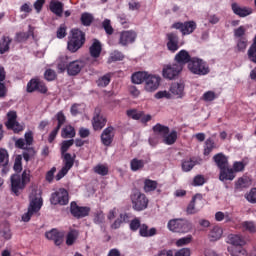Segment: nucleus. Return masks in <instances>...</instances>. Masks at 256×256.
<instances>
[{"label":"nucleus","instance_id":"39","mask_svg":"<svg viewBox=\"0 0 256 256\" xmlns=\"http://www.w3.org/2000/svg\"><path fill=\"white\" fill-rule=\"evenodd\" d=\"M165 145H173L177 141V131L173 130L172 132L166 134L163 139Z\"/></svg>","mask_w":256,"mask_h":256},{"label":"nucleus","instance_id":"23","mask_svg":"<svg viewBox=\"0 0 256 256\" xmlns=\"http://www.w3.org/2000/svg\"><path fill=\"white\" fill-rule=\"evenodd\" d=\"M232 11L235 15H238V17H248V15L253 13V9L250 7L241 6L237 3L232 4Z\"/></svg>","mask_w":256,"mask_h":256},{"label":"nucleus","instance_id":"58","mask_svg":"<svg viewBox=\"0 0 256 256\" xmlns=\"http://www.w3.org/2000/svg\"><path fill=\"white\" fill-rule=\"evenodd\" d=\"M192 185L194 187H201L202 185H205V177L203 175L195 176Z\"/></svg>","mask_w":256,"mask_h":256},{"label":"nucleus","instance_id":"43","mask_svg":"<svg viewBox=\"0 0 256 256\" xmlns=\"http://www.w3.org/2000/svg\"><path fill=\"white\" fill-rule=\"evenodd\" d=\"M127 117L134 119V121H139L143 117V112L137 109H130L126 111Z\"/></svg>","mask_w":256,"mask_h":256},{"label":"nucleus","instance_id":"25","mask_svg":"<svg viewBox=\"0 0 256 256\" xmlns=\"http://www.w3.org/2000/svg\"><path fill=\"white\" fill-rule=\"evenodd\" d=\"M227 243L234 245V247H243L247 242L241 234H230L228 235Z\"/></svg>","mask_w":256,"mask_h":256},{"label":"nucleus","instance_id":"33","mask_svg":"<svg viewBox=\"0 0 256 256\" xmlns=\"http://www.w3.org/2000/svg\"><path fill=\"white\" fill-rule=\"evenodd\" d=\"M149 72H136L132 75V83H135V85H141L143 81L145 82L147 79V75Z\"/></svg>","mask_w":256,"mask_h":256},{"label":"nucleus","instance_id":"18","mask_svg":"<svg viewBox=\"0 0 256 256\" xmlns=\"http://www.w3.org/2000/svg\"><path fill=\"white\" fill-rule=\"evenodd\" d=\"M167 37V49L171 53H176L179 51V37L175 33H168Z\"/></svg>","mask_w":256,"mask_h":256},{"label":"nucleus","instance_id":"16","mask_svg":"<svg viewBox=\"0 0 256 256\" xmlns=\"http://www.w3.org/2000/svg\"><path fill=\"white\" fill-rule=\"evenodd\" d=\"M45 237L50 241H54L55 245H61L65 237V232L59 231L57 229H52L45 233Z\"/></svg>","mask_w":256,"mask_h":256},{"label":"nucleus","instance_id":"53","mask_svg":"<svg viewBox=\"0 0 256 256\" xmlns=\"http://www.w3.org/2000/svg\"><path fill=\"white\" fill-rule=\"evenodd\" d=\"M215 149V142L211 139H207L204 147V155H209L211 151Z\"/></svg>","mask_w":256,"mask_h":256},{"label":"nucleus","instance_id":"14","mask_svg":"<svg viewBox=\"0 0 256 256\" xmlns=\"http://www.w3.org/2000/svg\"><path fill=\"white\" fill-rule=\"evenodd\" d=\"M170 94L176 99H183L185 97V83L173 82L169 88Z\"/></svg>","mask_w":256,"mask_h":256},{"label":"nucleus","instance_id":"56","mask_svg":"<svg viewBox=\"0 0 256 256\" xmlns=\"http://www.w3.org/2000/svg\"><path fill=\"white\" fill-rule=\"evenodd\" d=\"M81 21L83 25H85L86 27H89V25L93 23V15L89 13H83L81 16Z\"/></svg>","mask_w":256,"mask_h":256},{"label":"nucleus","instance_id":"12","mask_svg":"<svg viewBox=\"0 0 256 256\" xmlns=\"http://www.w3.org/2000/svg\"><path fill=\"white\" fill-rule=\"evenodd\" d=\"M173 29H179L182 35H191L195 29H197V24L195 21H188V22H177L172 25Z\"/></svg>","mask_w":256,"mask_h":256},{"label":"nucleus","instance_id":"9","mask_svg":"<svg viewBox=\"0 0 256 256\" xmlns=\"http://www.w3.org/2000/svg\"><path fill=\"white\" fill-rule=\"evenodd\" d=\"M5 125L7 129H12L14 133H19L24 129L23 125L17 122V112L15 111H10L7 113V121Z\"/></svg>","mask_w":256,"mask_h":256},{"label":"nucleus","instance_id":"57","mask_svg":"<svg viewBox=\"0 0 256 256\" xmlns=\"http://www.w3.org/2000/svg\"><path fill=\"white\" fill-rule=\"evenodd\" d=\"M245 31H247L245 26H240V27L236 28L234 30V37H236L237 39H245V37H244Z\"/></svg>","mask_w":256,"mask_h":256},{"label":"nucleus","instance_id":"48","mask_svg":"<svg viewBox=\"0 0 256 256\" xmlns=\"http://www.w3.org/2000/svg\"><path fill=\"white\" fill-rule=\"evenodd\" d=\"M13 237L11 233V228L9 226H5L4 228L0 229V238L5 239V241H9Z\"/></svg>","mask_w":256,"mask_h":256},{"label":"nucleus","instance_id":"35","mask_svg":"<svg viewBox=\"0 0 256 256\" xmlns=\"http://www.w3.org/2000/svg\"><path fill=\"white\" fill-rule=\"evenodd\" d=\"M129 222V216L127 214H120V216L111 225L112 229H119L123 223Z\"/></svg>","mask_w":256,"mask_h":256},{"label":"nucleus","instance_id":"1","mask_svg":"<svg viewBox=\"0 0 256 256\" xmlns=\"http://www.w3.org/2000/svg\"><path fill=\"white\" fill-rule=\"evenodd\" d=\"M41 207H43L41 190L32 188L29 195L28 211L22 215V221H24V223H29V221H31V217H33L35 213H39V211H41Z\"/></svg>","mask_w":256,"mask_h":256},{"label":"nucleus","instance_id":"13","mask_svg":"<svg viewBox=\"0 0 256 256\" xmlns=\"http://www.w3.org/2000/svg\"><path fill=\"white\" fill-rule=\"evenodd\" d=\"M135 39H137V32L127 30L121 32L118 43L122 45V47H127V45H131V43H135Z\"/></svg>","mask_w":256,"mask_h":256},{"label":"nucleus","instance_id":"11","mask_svg":"<svg viewBox=\"0 0 256 256\" xmlns=\"http://www.w3.org/2000/svg\"><path fill=\"white\" fill-rule=\"evenodd\" d=\"M159 85H161V76L148 73L145 80V90L153 93L159 89Z\"/></svg>","mask_w":256,"mask_h":256},{"label":"nucleus","instance_id":"61","mask_svg":"<svg viewBox=\"0 0 256 256\" xmlns=\"http://www.w3.org/2000/svg\"><path fill=\"white\" fill-rule=\"evenodd\" d=\"M44 77L46 81H55L57 73H55V70L48 69L45 71Z\"/></svg>","mask_w":256,"mask_h":256},{"label":"nucleus","instance_id":"59","mask_svg":"<svg viewBox=\"0 0 256 256\" xmlns=\"http://www.w3.org/2000/svg\"><path fill=\"white\" fill-rule=\"evenodd\" d=\"M102 26L107 35H113V26H111V20L105 19L102 23Z\"/></svg>","mask_w":256,"mask_h":256},{"label":"nucleus","instance_id":"30","mask_svg":"<svg viewBox=\"0 0 256 256\" xmlns=\"http://www.w3.org/2000/svg\"><path fill=\"white\" fill-rule=\"evenodd\" d=\"M139 235L140 237H153L157 235V229L156 228H150L146 224L140 225L139 228Z\"/></svg>","mask_w":256,"mask_h":256},{"label":"nucleus","instance_id":"37","mask_svg":"<svg viewBox=\"0 0 256 256\" xmlns=\"http://www.w3.org/2000/svg\"><path fill=\"white\" fill-rule=\"evenodd\" d=\"M69 58H67V56H63L61 58L58 59V70L61 71L63 73V71H68L69 69Z\"/></svg>","mask_w":256,"mask_h":256},{"label":"nucleus","instance_id":"7","mask_svg":"<svg viewBox=\"0 0 256 256\" xmlns=\"http://www.w3.org/2000/svg\"><path fill=\"white\" fill-rule=\"evenodd\" d=\"M132 207L135 211H145L149 206V199L139 190H134L130 196Z\"/></svg>","mask_w":256,"mask_h":256},{"label":"nucleus","instance_id":"6","mask_svg":"<svg viewBox=\"0 0 256 256\" xmlns=\"http://www.w3.org/2000/svg\"><path fill=\"white\" fill-rule=\"evenodd\" d=\"M71 33L72 37L68 41L67 47L71 53H76V51H79L83 47V43H85V34L79 29H73Z\"/></svg>","mask_w":256,"mask_h":256},{"label":"nucleus","instance_id":"50","mask_svg":"<svg viewBox=\"0 0 256 256\" xmlns=\"http://www.w3.org/2000/svg\"><path fill=\"white\" fill-rule=\"evenodd\" d=\"M111 83V76L106 74L97 80L98 87H107Z\"/></svg>","mask_w":256,"mask_h":256},{"label":"nucleus","instance_id":"29","mask_svg":"<svg viewBox=\"0 0 256 256\" xmlns=\"http://www.w3.org/2000/svg\"><path fill=\"white\" fill-rule=\"evenodd\" d=\"M223 237V228L220 226H213L208 234L210 241H219Z\"/></svg>","mask_w":256,"mask_h":256},{"label":"nucleus","instance_id":"32","mask_svg":"<svg viewBox=\"0 0 256 256\" xmlns=\"http://www.w3.org/2000/svg\"><path fill=\"white\" fill-rule=\"evenodd\" d=\"M101 50H102L101 42H99V40H94L92 45L90 46L91 57H93L94 59H97L101 55Z\"/></svg>","mask_w":256,"mask_h":256},{"label":"nucleus","instance_id":"15","mask_svg":"<svg viewBox=\"0 0 256 256\" xmlns=\"http://www.w3.org/2000/svg\"><path fill=\"white\" fill-rule=\"evenodd\" d=\"M39 91L40 93H47V86L39 79H31L27 84V92L33 93Z\"/></svg>","mask_w":256,"mask_h":256},{"label":"nucleus","instance_id":"24","mask_svg":"<svg viewBox=\"0 0 256 256\" xmlns=\"http://www.w3.org/2000/svg\"><path fill=\"white\" fill-rule=\"evenodd\" d=\"M107 124V119L105 117L99 115V110L95 111V115L93 117L92 125L95 131H101L103 127Z\"/></svg>","mask_w":256,"mask_h":256},{"label":"nucleus","instance_id":"22","mask_svg":"<svg viewBox=\"0 0 256 256\" xmlns=\"http://www.w3.org/2000/svg\"><path fill=\"white\" fill-rule=\"evenodd\" d=\"M25 139L20 138L15 142L18 149H27V146L33 145V132L28 131L24 135Z\"/></svg>","mask_w":256,"mask_h":256},{"label":"nucleus","instance_id":"54","mask_svg":"<svg viewBox=\"0 0 256 256\" xmlns=\"http://www.w3.org/2000/svg\"><path fill=\"white\" fill-rule=\"evenodd\" d=\"M192 240H193V236H191V235L182 237L178 241H176V246L183 247L185 245H189V243H191Z\"/></svg>","mask_w":256,"mask_h":256},{"label":"nucleus","instance_id":"27","mask_svg":"<svg viewBox=\"0 0 256 256\" xmlns=\"http://www.w3.org/2000/svg\"><path fill=\"white\" fill-rule=\"evenodd\" d=\"M219 179L221 181H233L235 179V171L229 168V166H226V168L220 170Z\"/></svg>","mask_w":256,"mask_h":256},{"label":"nucleus","instance_id":"17","mask_svg":"<svg viewBox=\"0 0 256 256\" xmlns=\"http://www.w3.org/2000/svg\"><path fill=\"white\" fill-rule=\"evenodd\" d=\"M191 54L187 50H180L174 57L177 65H181L182 69L185 65L191 63Z\"/></svg>","mask_w":256,"mask_h":256},{"label":"nucleus","instance_id":"21","mask_svg":"<svg viewBox=\"0 0 256 256\" xmlns=\"http://www.w3.org/2000/svg\"><path fill=\"white\" fill-rule=\"evenodd\" d=\"M70 211H71V214L74 217H77L78 219H81V217H87V215H89L88 207H79L75 202L71 203Z\"/></svg>","mask_w":256,"mask_h":256},{"label":"nucleus","instance_id":"44","mask_svg":"<svg viewBox=\"0 0 256 256\" xmlns=\"http://www.w3.org/2000/svg\"><path fill=\"white\" fill-rule=\"evenodd\" d=\"M242 228L244 231H248V233H256V224L253 221H244L242 222Z\"/></svg>","mask_w":256,"mask_h":256},{"label":"nucleus","instance_id":"62","mask_svg":"<svg viewBox=\"0 0 256 256\" xmlns=\"http://www.w3.org/2000/svg\"><path fill=\"white\" fill-rule=\"evenodd\" d=\"M238 51H245L247 49V38H239L237 41Z\"/></svg>","mask_w":256,"mask_h":256},{"label":"nucleus","instance_id":"60","mask_svg":"<svg viewBox=\"0 0 256 256\" xmlns=\"http://www.w3.org/2000/svg\"><path fill=\"white\" fill-rule=\"evenodd\" d=\"M105 221V214H103V211H98L94 215V223L96 225H101Z\"/></svg>","mask_w":256,"mask_h":256},{"label":"nucleus","instance_id":"34","mask_svg":"<svg viewBox=\"0 0 256 256\" xmlns=\"http://www.w3.org/2000/svg\"><path fill=\"white\" fill-rule=\"evenodd\" d=\"M75 135H76L75 128L71 125L65 126L62 129L61 137L63 139H73V137H75Z\"/></svg>","mask_w":256,"mask_h":256},{"label":"nucleus","instance_id":"26","mask_svg":"<svg viewBox=\"0 0 256 256\" xmlns=\"http://www.w3.org/2000/svg\"><path fill=\"white\" fill-rule=\"evenodd\" d=\"M203 199L201 194H197L196 196L193 197L192 201L190 202V204L187 207V213L189 215H193L195 213H197L199 211V209L196 208V205L199 203H202Z\"/></svg>","mask_w":256,"mask_h":256},{"label":"nucleus","instance_id":"5","mask_svg":"<svg viewBox=\"0 0 256 256\" xmlns=\"http://www.w3.org/2000/svg\"><path fill=\"white\" fill-rule=\"evenodd\" d=\"M188 69L193 73V75L199 76L209 75V72L211 71L209 69V64L199 57H192L188 64Z\"/></svg>","mask_w":256,"mask_h":256},{"label":"nucleus","instance_id":"51","mask_svg":"<svg viewBox=\"0 0 256 256\" xmlns=\"http://www.w3.org/2000/svg\"><path fill=\"white\" fill-rule=\"evenodd\" d=\"M155 99H173V95L170 90H161L155 94Z\"/></svg>","mask_w":256,"mask_h":256},{"label":"nucleus","instance_id":"8","mask_svg":"<svg viewBox=\"0 0 256 256\" xmlns=\"http://www.w3.org/2000/svg\"><path fill=\"white\" fill-rule=\"evenodd\" d=\"M181 71H183L181 64L174 63L164 66L162 70V75L164 79L172 80L175 79V77H178Z\"/></svg>","mask_w":256,"mask_h":256},{"label":"nucleus","instance_id":"19","mask_svg":"<svg viewBox=\"0 0 256 256\" xmlns=\"http://www.w3.org/2000/svg\"><path fill=\"white\" fill-rule=\"evenodd\" d=\"M83 67H85V61L83 60H76V61L69 62L67 73L70 76L79 75Z\"/></svg>","mask_w":256,"mask_h":256},{"label":"nucleus","instance_id":"55","mask_svg":"<svg viewBox=\"0 0 256 256\" xmlns=\"http://www.w3.org/2000/svg\"><path fill=\"white\" fill-rule=\"evenodd\" d=\"M94 171L97 173V175L105 176L107 173H109V168L103 164H98L94 167Z\"/></svg>","mask_w":256,"mask_h":256},{"label":"nucleus","instance_id":"64","mask_svg":"<svg viewBox=\"0 0 256 256\" xmlns=\"http://www.w3.org/2000/svg\"><path fill=\"white\" fill-rule=\"evenodd\" d=\"M175 256H191V249L182 248L175 253Z\"/></svg>","mask_w":256,"mask_h":256},{"label":"nucleus","instance_id":"46","mask_svg":"<svg viewBox=\"0 0 256 256\" xmlns=\"http://www.w3.org/2000/svg\"><path fill=\"white\" fill-rule=\"evenodd\" d=\"M9 163V153L7 150L0 148V167H5Z\"/></svg>","mask_w":256,"mask_h":256},{"label":"nucleus","instance_id":"52","mask_svg":"<svg viewBox=\"0 0 256 256\" xmlns=\"http://www.w3.org/2000/svg\"><path fill=\"white\" fill-rule=\"evenodd\" d=\"M195 167V161L189 159L184 160L182 162V170L185 171V173H188V171H191Z\"/></svg>","mask_w":256,"mask_h":256},{"label":"nucleus","instance_id":"41","mask_svg":"<svg viewBox=\"0 0 256 256\" xmlns=\"http://www.w3.org/2000/svg\"><path fill=\"white\" fill-rule=\"evenodd\" d=\"M9 45H11V38L3 37L0 41V53H1V55H3V53H7V51H9Z\"/></svg>","mask_w":256,"mask_h":256},{"label":"nucleus","instance_id":"20","mask_svg":"<svg viewBox=\"0 0 256 256\" xmlns=\"http://www.w3.org/2000/svg\"><path fill=\"white\" fill-rule=\"evenodd\" d=\"M114 137H115V130L113 127L110 126L103 130L101 134V141L103 145H105L106 147H109V145L113 143Z\"/></svg>","mask_w":256,"mask_h":256},{"label":"nucleus","instance_id":"3","mask_svg":"<svg viewBox=\"0 0 256 256\" xmlns=\"http://www.w3.org/2000/svg\"><path fill=\"white\" fill-rule=\"evenodd\" d=\"M31 183V170L25 169L21 174H13L10 177L11 191L19 197L25 191V187Z\"/></svg>","mask_w":256,"mask_h":256},{"label":"nucleus","instance_id":"28","mask_svg":"<svg viewBox=\"0 0 256 256\" xmlns=\"http://www.w3.org/2000/svg\"><path fill=\"white\" fill-rule=\"evenodd\" d=\"M50 11L54 13V15H57V17H61L63 15V3L59 0H52L50 2Z\"/></svg>","mask_w":256,"mask_h":256},{"label":"nucleus","instance_id":"49","mask_svg":"<svg viewBox=\"0 0 256 256\" xmlns=\"http://www.w3.org/2000/svg\"><path fill=\"white\" fill-rule=\"evenodd\" d=\"M217 97H219V94L215 93L214 91H207L203 94L202 99L203 101L206 102H211V101H215V99H217Z\"/></svg>","mask_w":256,"mask_h":256},{"label":"nucleus","instance_id":"10","mask_svg":"<svg viewBox=\"0 0 256 256\" xmlns=\"http://www.w3.org/2000/svg\"><path fill=\"white\" fill-rule=\"evenodd\" d=\"M50 202L52 205H67L69 203V192L65 189H59L52 194Z\"/></svg>","mask_w":256,"mask_h":256},{"label":"nucleus","instance_id":"31","mask_svg":"<svg viewBox=\"0 0 256 256\" xmlns=\"http://www.w3.org/2000/svg\"><path fill=\"white\" fill-rule=\"evenodd\" d=\"M214 161L217 167L220 169V171L225 169L226 167H229V162L227 161V157L223 155V153L216 154L214 156Z\"/></svg>","mask_w":256,"mask_h":256},{"label":"nucleus","instance_id":"47","mask_svg":"<svg viewBox=\"0 0 256 256\" xmlns=\"http://www.w3.org/2000/svg\"><path fill=\"white\" fill-rule=\"evenodd\" d=\"M228 251L232 256H247V250L244 248L228 247Z\"/></svg>","mask_w":256,"mask_h":256},{"label":"nucleus","instance_id":"2","mask_svg":"<svg viewBox=\"0 0 256 256\" xmlns=\"http://www.w3.org/2000/svg\"><path fill=\"white\" fill-rule=\"evenodd\" d=\"M74 143H75V140H73V139L64 140L61 143V154L64 157V166L56 175V181H61V179H63V177H65V175H67V173H69L70 169L75 164V158H73V156H71L70 153H67V151H69L70 147H73Z\"/></svg>","mask_w":256,"mask_h":256},{"label":"nucleus","instance_id":"38","mask_svg":"<svg viewBox=\"0 0 256 256\" xmlns=\"http://www.w3.org/2000/svg\"><path fill=\"white\" fill-rule=\"evenodd\" d=\"M79 237V231L77 230H71L67 236H66V245H73L77 241V238Z\"/></svg>","mask_w":256,"mask_h":256},{"label":"nucleus","instance_id":"36","mask_svg":"<svg viewBox=\"0 0 256 256\" xmlns=\"http://www.w3.org/2000/svg\"><path fill=\"white\" fill-rule=\"evenodd\" d=\"M145 167V161L139 160L137 158H134L130 162V169L131 171H140V169H143Z\"/></svg>","mask_w":256,"mask_h":256},{"label":"nucleus","instance_id":"63","mask_svg":"<svg viewBox=\"0 0 256 256\" xmlns=\"http://www.w3.org/2000/svg\"><path fill=\"white\" fill-rule=\"evenodd\" d=\"M128 9H129V11H139V9H141V3H139L135 0H131L128 3Z\"/></svg>","mask_w":256,"mask_h":256},{"label":"nucleus","instance_id":"4","mask_svg":"<svg viewBox=\"0 0 256 256\" xmlns=\"http://www.w3.org/2000/svg\"><path fill=\"white\" fill-rule=\"evenodd\" d=\"M167 228L172 233H189L193 229V225L186 219L175 218L168 221Z\"/></svg>","mask_w":256,"mask_h":256},{"label":"nucleus","instance_id":"45","mask_svg":"<svg viewBox=\"0 0 256 256\" xmlns=\"http://www.w3.org/2000/svg\"><path fill=\"white\" fill-rule=\"evenodd\" d=\"M251 186V179L247 176H243L242 178H239L236 187L239 189H245V187H250Z\"/></svg>","mask_w":256,"mask_h":256},{"label":"nucleus","instance_id":"40","mask_svg":"<svg viewBox=\"0 0 256 256\" xmlns=\"http://www.w3.org/2000/svg\"><path fill=\"white\" fill-rule=\"evenodd\" d=\"M153 131H154V133H156V135H160L161 137H165V135H167L169 133V127L163 126L161 124H156L153 127Z\"/></svg>","mask_w":256,"mask_h":256},{"label":"nucleus","instance_id":"42","mask_svg":"<svg viewBox=\"0 0 256 256\" xmlns=\"http://www.w3.org/2000/svg\"><path fill=\"white\" fill-rule=\"evenodd\" d=\"M155 189H157V181L151 179H146L144 181V191L146 193H150V191H155Z\"/></svg>","mask_w":256,"mask_h":256}]
</instances>
